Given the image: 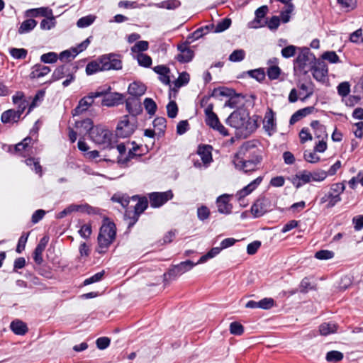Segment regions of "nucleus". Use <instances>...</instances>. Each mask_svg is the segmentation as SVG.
Listing matches in <instances>:
<instances>
[{
	"mask_svg": "<svg viewBox=\"0 0 363 363\" xmlns=\"http://www.w3.org/2000/svg\"><path fill=\"white\" fill-rule=\"evenodd\" d=\"M227 125L237 130V135L247 138L258 128L256 119L252 118L245 108H237L226 119Z\"/></svg>",
	"mask_w": 363,
	"mask_h": 363,
	"instance_id": "1",
	"label": "nucleus"
},
{
	"mask_svg": "<svg viewBox=\"0 0 363 363\" xmlns=\"http://www.w3.org/2000/svg\"><path fill=\"white\" fill-rule=\"evenodd\" d=\"M116 235V228L114 223L106 218L100 228L98 235V247L96 252L104 254L107 252L111 244L114 241Z\"/></svg>",
	"mask_w": 363,
	"mask_h": 363,
	"instance_id": "2",
	"label": "nucleus"
},
{
	"mask_svg": "<svg viewBox=\"0 0 363 363\" xmlns=\"http://www.w3.org/2000/svg\"><path fill=\"white\" fill-rule=\"evenodd\" d=\"M33 139L30 137H26L21 142L15 145L14 150L23 157H29L25 160L26 164L41 177L42 167L40 164L39 160L30 157V155L34 154L33 147L30 145Z\"/></svg>",
	"mask_w": 363,
	"mask_h": 363,
	"instance_id": "3",
	"label": "nucleus"
},
{
	"mask_svg": "<svg viewBox=\"0 0 363 363\" xmlns=\"http://www.w3.org/2000/svg\"><path fill=\"white\" fill-rule=\"evenodd\" d=\"M316 57L308 48L300 49L294 62V69L302 74H306L311 69L313 63L316 62Z\"/></svg>",
	"mask_w": 363,
	"mask_h": 363,
	"instance_id": "4",
	"label": "nucleus"
},
{
	"mask_svg": "<svg viewBox=\"0 0 363 363\" xmlns=\"http://www.w3.org/2000/svg\"><path fill=\"white\" fill-rule=\"evenodd\" d=\"M218 95L229 97V99L225 103V106H228L232 108H240L239 107L242 106L245 103V96L241 94H236L233 89L225 87L214 89L212 91L211 96L215 97Z\"/></svg>",
	"mask_w": 363,
	"mask_h": 363,
	"instance_id": "5",
	"label": "nucleus"
},
{
	"mask_svg": "<svg viewBox=\"0 0 363 363\" xmlns=\"http://www.w3.org/2000/svg\"><path fill=\"white\" fill-rule=\"evenodd\" d=\"M133 200H138L137 203L134 206L133 210L127 208L124 213V218L125 220H129L128 223V228L133 227L135 223L138 220L140 215L145 211L147 208L148 201L145 197L139 198L138 196H133Z\"/></svg>",
	"mask_w": 363,
	"mask_h": 363,
	"instance_id": "6",
	"label": "nucleus"
},
{
	"mask_svg": "<svg viewBox=\"0 0 363 363\" xmlns=\"http://www.w3.org/2000/svg\"><path fill=\"white\" fill-rule=\"evenodd\" d=\"M89 137L94 143L103 145L104 148L114 147L111 143V132L101 126H95L89 133Z\"/></svg>",
	"mask_w": 363,
	"mask_h": 363,
	"instance_id": "7",
	"label": "nucleus"
},
{
	"mask_svg": "<svg viewBox=\"0 0 363 363\" xmlns=\"http://www.w3.org/2000/svg\"><path fill=\"white\" fill-rule=\"evenodd\" d=\"M246 151L245 147H240L238 152L234 156L233 162L236 169L243 170L245 172L254 171L259 164V159H255V161L248 160V157L245 155Z\"/></svg>",
	"mask_w": 363,
	"mask_h": 363,
	"instance_id": "8",
	"label": "nucleus"
},
{
	"mask_svg": "<svg viewBox=\"0 0 363 363\" xmlns=\"http://www.w3.org/2000/svg\"><path fill=\"white\" fill-rule=\"evenodd\" d=\"M76 70H72V65L65 64L57 67L52 74V81L56 82L64 77L66 79L62 82L64 87L68 86L75 79L74 72Z\"/></svg>",
	"mask_w": 363,
	"mask_h": 363,
	"instance_id": "9",
	"label": "nucleus"
},
{
	"mask_svg": "<svg viewBox=\"0 0 363 363\" xmlns=\"http://www.w3.org/2000/svg\"><path fill=\"white\" fill-rule=\"evenodd\" d=\"M274 204L269 198L262 196L258 198L251 207V213L254 218H259L274 208Z\"/></svg>",
	"mask_w": 363,
	"mask_h": 363,
	"instance_id": "10",
	"label": "nucleus"
},
{
	"mask_svg": "<svg viewBox=\"0 0 363 363\" xmlns=\"http://www.w3.org/2000/svg\"><path fill=\"white\" fill-rule=\"evenodd\" d=\"M199 264L198 262L194 263L191 260L182 262L170 268L167 273L164 274V279H175L182 274L190 271L194 266Z\"/></svg>",
	"mask_w": 363,
	"mask_h": 363,
	"instance_id": "11",
	"label": "nucleus"
},
{
	"mask_svg": "<svg viewBox=\"0 0 363 363\" xmlns=\"http://www.w3.org/2000/svg\"><path fill=\"white\" fill-rule=\"evenodd\" d=\"M105 91L106 94L102 95L101 97H103L101 100V106L112 107L120 104L123 100V95L118 92H111V87L110 86L99 87L97 89L96 91Z\"/></svg>",
	"mask_w": 363,
	"mask_h": 363,
	"instance_id": "12",
	"label": "nucleus"
},
{
	"mask_svg": "<svg viewBox=\"0 0 363 363\" xmlns=\"http://www.w3.org/2000/svg\"><path fill=\"white\" fill-rule=\"evenodd\" d=\"M105 94L106 92L103 91H96L94 92H91L87 96L82 98L79 100L77 106L72 111L73 116H77L86 111L93 104L94 99L101 97Z\"/></svg>",
	"mask_w": 363,
	"mask_h": 363,
	"instance_id": "13",
	"label": "nucleus"
},
{
	"mask_svg": "<svg viewBox=\"0 0 363 363\" xmlns=\"http://www.w3.org/2000/svg\"><path fill=\"white\" fill-rule=\"evenodd\" d=\"M345 189V185L342 182L335 183L330 186V191L327 193L330 199V203L326 204L327 208H331L341 201V194L344 192Z\"/></svg>",
	"mask_w": 363,
	"mask_h": 363,
	"instance_id": "14",
	"label": "nucleus"
},
{
	"mask_svg": "<svg viewBox=\"0 0 363 363\" xmlns=\"http://www.w3.org/2000/svg\"><path fill=\"white\" fill-rule=\"evenodd\" d=\"M310 71L312 72V75L316 81L323 84L326 82L328 74V65L323 60L317 59Z\"/></svg>",
	"mask_w": 363,
	"mask_h": 363,
	"instance_id": "15",
	"label": "nucleus"
},
{
	"mask_svg": "<svg viewBox=\"0 0 363 363\" xmlns=\"http://www.w3.org/2000/svg\"><path fill=\"white\" fill-rule=\"evenodd\" d=\"M101 63L102 64V69L105 71L111 69L119 70L122 69V61L120 59V55L114 53L101 55Z\"/></svg>",
	"mask_w": 363,
	"mask_h": 363,
	"instance_id": "16",
	"label": "nucleus"
},
{
	"mask_svg": "<svg viewBox=\"0 0 363 363\" xmlns=\"http://www.w3.org/2000/svg\"><path fill=\"white\" fill-rule=\"evenodd\" d=\"M173 193L171 190L164 192H152L149 194L150 206L159 208L163 206L168 201L173 198Z\"/></svg>",
	"mask_w": 363,
	"mask_h": 363,
	"instance_id": "17",
	"label": "nucleus"
},
{
	"mask_svg": "<svg viewBox=\"0 0 363 363\" xmlns=\"http://www.w3.org/2000/svg\"><path fill=\"white\" fill-rule=\"evenodd\" d=\"M135 129V125L129 121L128 116H124L116 127V135L119 138H128L133 133Z\"/></svg>",
	"mask_w": 363,
	"mask_h": 363,
	"instance_id": "18",
	"label": "nucleus"
},
{
	"mask_svg": "<svg viewBox=\"0 0 363 363\" xmlns=\"http://www.w3.org/2000/svg\"><path fill=\"white\" fill-rule=\"evenodd\" d=\"M262 177H258L249 184L237 192L235 196L237 197V199L240 206H246L247 204L244 203L245 197L251 194L255 189H256L262 182Z\"/></svg>",
	"mask_w": 363,
	"mask_h": 363,
	"instance_id": "19",
	"label": "nucleus"
},
{
	"mask_svg": "<svg viewBox=\"0 0 363 363\" xmlns=\"http://www.w3.org/2000/svg\"><path fill=\"white\" fill-rule=\"evenodd\" d=\"M268 12L269 8L267 5L258 8L255 12V19L249 23V26L252 28H259L265 26L267 21L262 22V19L266 16Z\"/></svg>",
	"mask_w": 363,
	"mask_h": 363,
	"instance_id": "20",
	"label": "nucleus"
},
{
	"mask_svg": "<svg viewBox=\"0 0 363 363\" xmlns=\"http://www.w3.org/2000/svg\"><path fill=\"white\" fill-rule=\"evenodd\" d=\"M231 196V195L225 194L217 198L216 205L220 213L226 215L231 213L233 209V206L230 203Z\"/></svg>",
	"mask_w": 363,
	"mask_h": 363,
	"instance_id": "21",
	"label": "nucleus"
},
{
	"mask_svg": "<svg viewBox=\"0 0 363 363\" xmlns=\"http://www.w3.org/2000/svg\"><path fill=\"white\" fill-rule=\"evenodd\" d=\"M125 107L128 113L134 117H136L143 112L140 98L129 96L125 100Z\"/></svg>",
	"mask_w": 363,
	"mask_h": 363,
	"instance_id": "22",
	"label": "nucleus"
},
{
	"mask_svg": "<svg viewBox=\"0 0 363 363\" xmlns=\"http://www.w3.org/2000/svg\"><path fill=\"white\" fill-rule=\"evenodd\" d=\"M263 128L269 135H272L277 130L274 113L271 108L266 112L263 120Z\"/></svg>",
	"mask_w": 363,
	"mask_h": 363,
	"instance_id": "23",
	"label": "nucleus"
},
{
	"mask_svg": "<svg viewBox=\"0 0 363 363\" xmlns=\"http://www.w3.org/2000/svg\"><path fill=\"white\" fill-rule=\"evenodd\" d=\"M291 182L296 188H300L303 184L311 182V172L307 170L299 172L291 178Z\"/></svg>",
	"mask_w": 363,
	"mask_h": 363,
	"instance_id": "24",
	"label": "nucleus"
},
{
	"mask_svg": "<svg viewBox=\"0 0 363 363\" xmlns=\"http://www.w3.org/2000/svg\"><path fill=\"white\" fill-rule=\"evenodd\" d=\"M180 53L176 57V59L182 62L186 63L190 62L194 57V52L191 50L186 44L179 45L177 47Z\"/></svg>",
	"mask_w": 363,
	"mask_h": 363,
	"instance_id": "25",
	"label": "nucleus"
},
{
	"mask_svg": "<svg viewBox=\"0 0 363 363\" xmlns=\"http://www.w3.org/2000/svg\"><path fill=\"white\" fill-rule=\"evenodd\" d=\"M256 145L252 141L246 142L240 147H245V155L249 158L248 160L254 162L255 159H259V164L262 161V156L258 154V150L255 148Z\"/></svg>",
	"mask_w": 363,
	"mask_h": 363,
	"instance_id": "26",
	"label": "nucleus"
},
{
	"mask_svg": "<svg viewBox=\"0 0 363 363\" xmlns=\"http://www.w3.org/2000/svg\"><path fill=\"white\" fill-rule=\"evenodd\" d=\"M146 86L139 82H133L128 86V92L130 95V97L140 98L146 91Z\"/></svg>",
	"mask_w": 363,
	"mask_h": 363,
	"instance_id": "27",
	"label": "nucleus"
},
{
	"mask_svg": "<svg viewBox=\"0 0 363 363\" xmlns=\"http://www.w3.org/2000/svg\"><path fill=\"white\" fill-rule=\"evenodd\" d=\"M213 104H209L204 110L206 115V123L207 125L213 128L220 122L218 116L213 112Z\"/></svg>",
	"mask_w": 363,
	"mask_h": 363,
	"instance_id": "28",
	"label": "nucleus"
},
{
	"mask_svg": "<svg viewBox=\"0 0 363 363\" xmlns=\"http://www.w3.org/2000/svg\"><path fill=\"white\" fill-rule=\"evenodd\" d=\"M212 147L208 145H201L199 146L197 153L201 157L203 163L206 165L212 161L211 155Z\"/></svg>",
	"mask_w": 363,
	"mask_h": 363,
	"instance_id": "29",
	"label": "nucleus"
},
{
	"mask_svg": "<svg viewBox=\"0 0 363 363\" xmlns=\"http://www.w3.org/2000/svg\"><path fill=\"white\" fill-rule=\"evenodd\" d=\"M70 206L72 212L79 211L86 213L89 215H96L100 213V209L99 208L91 206L88 203L81 205L71 204Z\"/></svg>",
	"mask_w": 363,
	"mask_h": 363,
	"instance_id": "30",
	"label": "nucleus"
},
{
	"mask_svg": "<svg viewBox=\"0 0 363 363\" xmlns=\"http://www.w3.org/2000/svg\"><path fill=\"white\" fill-rule=\"evenodd\" d=\"M21 117L15 111V109H9L4 111L1 116V121L4 124H13L20 120Z\"/></svg>",
	"mask_w": 363,
	"mask_h": 363,
	"instance_id": "31",
	"label": "nucleus"
},
{
	"mask_svg": "<svg viewBox=\"0 0 363 363\" xmlns=\"http://www.w3.org/2000/svg\"><path fill=\"white\" fill-rule=\"evenodd\" d=\"M50 70V68L48 66L41 64H36L32 67L30 76V78L38 79L47 75Z\"/></svg>",
	"mask_w": 363,
	"mask_h": 363,
	"instance_id": "32",
	"label": "nucleus"
},
{
	"mask_svg": "<svg viewBox=\"0 0 363 363\" xmlns=\"http://www.w3.org/2000/svg\"><path fill=\"white\" fill-rule=\"evenodd\" d=\"M315 108L313 106H308L296 111L290 118V124H294L302 118L312 113L314 111Z\"/></svg>",
	"mask_w": 363,
	"mask_h": 363,
	"instance_id": "33",
	"label": "nucleus"
},
{
	"mask_svg": "<svg viewBox=\"0 0 363 363\" xmlns=\"http://www.w3.org/2000/svg\"><path fill=\"white\" fill-rule=\"evenodd\" d=\"M10 328L17 335H24L28 332L26 324L18 319L11 323Z\"/></svg>",
	"mask_w": 363,
	"mask_h": 363,
	"instance_id": "34",
	"label": "nucleus"
},
{
	"mask_svg": "<svg viewBox=\"0 0 363 363\" xmlns=\"http://www.w3.org/2000/svg\"><path fill=\"white\" fill-rule=\"evenodd\" d=\"M26 16L28 17L35 18L38 16H50L52 14V9L48 7H40L32 9L26 11Z\"/></svg>",
	"mask_w": 363,
	"mask_h": 363,
	"instance_id": "35",
	"label": "nucleus"
},
{
	"mask_svg": "<svg viewBox=\"0 0 363 363\" xmlns=\"http://www.w3.org/2000/svg\"><path fill=\"white\" fill-rule=\"evenodd\" d=\"M75 128L79 130V134H85L89 133L94 127L93 126L92 121L90 118H86L82 121H76Z\"/></svg>",
	"mask_w": 363,
	"mask_h": 363,
	"instance_id": "36",
	"label": "nucleus"
},
{
	"mask_svg": "<svg viewBox=\"0 0 363 363\" xmlns=\"http://www.w3.org/2000/svg\"><path fill=\"white\" fill-rule=\"evenodd\" d=\"M101 71H105L102 69L101 57H99L96 60H93L86 65V73L87 75H91Z\"/></svg>",
	"mask_w": 363,
	"mask_h": 363,
	"instance_id": "37",
	"label": "nucleus"
},
{
	"mask_svg": "<svg viewBox=\"0 0 363 363\" xmlns=\"http://www.w3.org/2000/svg\"><path fill=\"white\" fill-rule=\"evenodd\" d=\"M12 99L13 104L18 105L17 109H15V111L21 117L24 111L26 110V107L28 106V103L26 100L23 99V95L13 96Z\"/></svg>",
	"mask_w": 363,
	"mask_h": 363,
	"instance_id": "38",
	"label": "nucleus"
},
{
	"mask_svg": "<svg viewBox=\"0 0 363 363\" xmlns=\"http://www.w3.org/2000/svg\"><path fill=\"white\" fill-rule=\"evenodd\" d=\"M337 325L333 322L323 323L319 326V331L322 335H328L337 331Z\"/></svg>",
	"mask_w": 363,
	"mask_h": 363,
	"instance_id": "39",
	"label": "nucleus"
},
{
	"mask_svg": "<svg viewBox=\"0 0 363 363\" xmlns=\"http://www.w3.org/2000/svg\"><path fill=\"white\" fill-rule=\"evenodd\" d=\"M37 25V21L34 19L30 18L22 22L18 28V32L19 34H25L30 32Z\"/></svg>",
	"mask_w": 363,
	"mask_h": 363,
	"instance_id": "40",
	"label": "nucleus"
},
{
	"mask_svg": "<svg viewBox=\"0 0 363 363\" xmlns=\"http://www.w3.org/2000/svg\"><path fill=\"white\" fill-rule=\"evenodd\" d=\"M182 3L179 0H166L157 3L155 6L157 8L165 9L167 10H174L181 6Z\"/></svg>",
	"mask_w": 363,
	"mask_h": 363,
	"instance_id": "41",
	"label": "nucleus"
},
{
	"mask_svg": "<svg viewBox=\"0 0 363 363\" xmlns=\"http://www.w3.org/2000/svg\"><path fill=\"white\" fill-rule=\"evenodd\" d=\"M166 118L164 117H157L153 121V126L158 131L159 135H164L166 129Z\"/></svg>",
	"mask_w": 363,
	"mask_h": 363,
	"instance_id": "42",
	"label": "nucleus"
},
{
	"mask_svg": "<svg viewBox=\"0 0 363 363\" xmlns=\"http://www.w3.org/2000/svg\"><path fill=\"white\" fill-rule=\"evenodd\" d=\"M11 56L16 60L25 59L28 55V51L24 48H11L9 50Z\"/></svg>",
	"mask_w": 363,
	"mask_h": 363,
	"instance_id": "43",
	"label": "nucleus"
},
{
	"mask_svg": "<svg viewBox=\"0 0 363 363\" xmlns=\"http://www.w3.org/2000/svg\"><path fill=\"white\" fill-rule=\"evenodd\" d=\"M143 104L147 113L149 115H155L157 108V106L152 99L145 98L143 101Z\"/></svg>",
	"mask_w": 363,
	"mask_h": 363,
	"instance_id": "44",
	"label": "nucleus"
},
{
	"mask_svg": "<svg viewBox=\"0 0 363 363\" xmlns=\"http://www.w3.org/2000/svg\"><path fill=\"white\" fill-rule=\"evenodd\" d=\"M320 60L328 61L330 63H338L340 62L339 56L335 51H326L321 55Z\"/></svg>",
	"mask_w": 363,
	"mask_h": 363,
	"instance_id": "45",
	"label": "nucleus"
},
{
	"mask_svg": "<svg viewBox=\"0 0 363 363\" xmlns=\"http://www.w3.org/2000/svg\"><path fill=\"white\" fill-rule=\"evenodd\" d=\"M222 250L220 247H213L210 251H208L206 255L201 256L198 261L199 264L203 263L206 262L208 259H211L218 255Z\"/></svg>",
	"mask_w": 363,
	"mask_h": 363,
	"instance_id": "46",
	"label": "nucleus"
},
{
	"mask_svg": "<svg viewBox=\"0 0 363 363\" xmlns=\"http://www.w3.org/2000/svg\"><path fill=\"white\" fill-rule=\"evenodd\" d=\"M139 65L144 67H150L152 65V58L144 53H138L136 56Z\"/></svg>",
	"mask_w": 363,
	"mask_h": 363,
	"instance_id": "47",
	"label": "nucleus"
},
{
	"mask_svg": "<svg viewBox=\"0 0 363 363\" xmlns=\"http://www.w3.org/2000/svg\"><path fill=\"white\" fill-rule=\"evenodd\" d=\"M343 354L337 350H332L326 354L325 359L328 362H337L343 359Z\"/></svg>",
	"mask_w": 363,
	"mask_h": 363,
	"instance_id": "48",
	"label": "nucleus"
},
{
	"mask_svg": "<svg viewBox=\"0 0 363 363\" xmlns=\"http://www.w3.org/2000/svg\"><path fill=\"white\" fill-rule=\"evenodd\" d=\"M96 19V16L93 15H89L84 17L80 18L77 22V26L79 28H85L91 25Z\"/></svg>",
	"mask_w": 363,
	"mask_h": 363,
	"instance_id": "49",
	"label": "nucleus"
},
{
	"mask_svg": "<svg viewBox=\"0 0 363 363\" xmlns=\"http://www.w3.org/2000/svg\"><path fill=\"white\" fill-rule=\"evenodd\" d=\"M328 177L326 171L322 169H317L313 172H311V182H323Z\"/></svg>",
	"mask_w": 363,
	"mask_h": 363,
	"instance_id": "50",
	"label": "nucleus"
},
{
	"mask_svg": "<svg viewBox=\"0 0 363 363\" xmlns=\"http://www.w3.org/2000/svg\"><path fill=\"white\" fill-rule=\"evenodd\" d=\"M77 55V52H76L72 48L70 50H66L61 52L58 56V58L61 61H69L72 59H74Z\"/></svg>",
	"mask_w": 363,
	"mask_h": 363,
	"instance_id": "51",
	"label": "nucleus"
},
{
	"mask_svg": "<svg viewBox=\"0 0 363 363\" xmlns=\"http://www.w3.org/2000/svg\"><path fill=\"white\" fill-rule=\"evenodd\" d=\"M46 18H44L40 24V27L43 30H50L55 26V18L53 16V13L52 16H45Z\"/></svg>",
	"mask_w": 363,
	"mask_h": 363,
	"instance_id": "52",
	"label": "nucleus"
},
{
	"mask_svg": "<svg viewBox=\"0 0 363 363\" xmlns=\"http://www.w3.org/2000/svg\"><path fill=\"white\" fill-rule=\"evenodd\" d=\"M245 57V52L242 49L234 50L229 56V60L233 62H241Z\"/></svg>",
	"mask_w": 363,
	"mask_h": 363,
	"instance_id": "53",
	"label": "nucleus"
},
{
	"mask_svg": "<svg viewBox=\"0 0 363 363\" xmlns=\"http://www.w3.org/2000/svg\"><path fill=\"white\" fill-rule=\"evenodd\" d=\"M149 48V43L145 40H140L137 42L132 48L131 51L134 53H142V52L145 51Z\"/></svg>",
	"mask_w": 363,
	"mask_h": 363,
	"instance_id": "54",
	"label": "nucleus"
},
{
	"mask_svg": "<svg viewBox=\"0 0 363 363\" xmlns=\"http://www.w3.org/2000/svg\"><path fill=\"white\" fill-rule=\"evenodd\" d=\"M58 55L56 52H49L40 56V61L43 63L52 64L57 62Z\"/></svg>",
	"mask_w": 363,
	"mask_h": 363,
	"instance_id": "55",
	"label": "nucleus"
},
{
	"mask_svg": "<svg viewBox=\"0 0 363 363\" xmlns=\"http://www.w3.org/2000/svg\"><path fill=\"white\" fill-rule=\"evenodd\" d=\"M335 255L333 251L328 250H321L315 252V257L320 260H327L332 259Z\"/></svg>",
	"mask_w": 363,
	"mask_h": 363,
	"instance_id": "56",
	"label": "nucleus"
},
{
	"mask_svg": "<svg viewBox=\"0 0 363 363\" xmlns=\"http://www.w3.org/2000/svg\"><path fill=\"white\" fill-rule=\"evenodd\" d=\"M247 73L251 77L255 79L259 82H262L265 79V72L264 69L262 68L250 70Z\"/></svg>",
	"mask_w": 363,
	"mask_h": 363,
	"instance_id": "57",
	"label": "nucleus"
},
{
	"mask_svg": "<svg viewBox=\"0 0 363 363\" xmlns=\"http://www.w3.org/2000/svg\"><path fill=\"white\" fill-rule=\"evenodd\" d=\"M167 116L170 118H174L178 113V106L175 101H171L167 105Z\"/></svg>",
	"mask_w": 363,
	"mask_h": 363,
	"instance_id": "58",
	"label": "nucleus"
},
{
	"mask_svg": "<svg viewBox=\"0 0 363 363\" xmlns=\"http://www.w3.org/2000/svg\"><path fill=\"white\" fill-rule=\"evenodd\" d=\"M317 152H311L310 150H305L303 152L304 160L310 163H316L320 161V157L316 155Z\"/></svg>",
	"mask_w": 363,
	"mask_h": 363,
	"instance_id": "59",
	"label": "nucleus"
},
{
	"mask_svg": "<svg viewBox=\"0 0 363 363\" xmlns=\"http://www.w3.org/2000/svg\"><path fill=\"white\" fill-rule=\"evenodd\" d=\"M294 4H290L289 6H286V9L281 12L280 16L283 23H286L290 21V14L294 11Z\"/></svg>",
	"mask_w": 363,
	"mask_h": 363,
	"instance_id": "60",
	"label": "nucleus"
},
{
	"mask_svg": "<svg viewBox=\"0 0 363 363\" xmlns=\"http://www.w3.org/2000/svg\"><path fill=\"white\" fill-rule=\"evenodd\" d=\"M111 199L113 201L121 203L123 208H126L130 203V198L127 195L114 194Z\"/></svg>",
	"mask_w": 363,
	"mask_h": 363,
	"instance_id": "61",
	"label": "nucleus"
},
{
	"mask_svg": "<svg viewBox=\"0 0 363 363\" xmlns=\"http://www.w3.org/2000/svg\"><path fill=\"white\" fill-rule=\"evenodd\" d=\"M281 74V69L276 65L270 66L267 69V76L269 79L274 80L279 78Z\"/></svg>",
	"mask_w": 363,
	"mask_h": 363,
	"instance_id": "62",
	"label": "nucleus"
},
{
	"mask_svg": "<svg viewBox=\"0 0 363 363\" xmlns=\"http://www.w3.org/2000/svg\"><path fill=\"white\" fill-rule=\"evenodd\" d=\"M78 233L82 238L84 239L89 238L92 233L91 225L90 223L82 225L80 229L79 230Z\"/></svg>",
	"mask_w": 363,
	"mask_h": 363,
	"instance_id": "63",
	"label": "nucleus"
},
{
	"mask_svg": "<svg viewBox=\"0 0 363 363\" xmlns=\"http://www.w3.org/2000/svg\"><path fill=\"white\" fill-rule=\"evenodd\" d=\"M230 332L233 335H241L244 333V328L240 323L233 322L230 325Z\"/></svg>",
	"mask_w": 363,
	"mask_h": 363,
	"instance_id": "64",
	"label": "nucleus"
}]
</instances>
